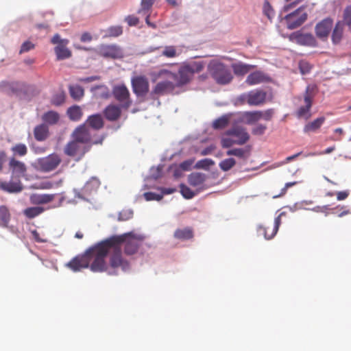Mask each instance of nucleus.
<instances>
[{
	"label": "nucleus",
	"instance_id": "35",
	"mask_svg": "<svg viewBox=\"0 0 351 351\" xmlns=\"http://www.w3.org/2000/svg\"><path fill=\"white\" fill-rule=\"evenodd\" d=\"M324 121L325 118L324 117H319L314 121L307 123L304 128V132L306 133L310 132H315L320 128Z\"/></svg>",
	"mask_w": 351,
	"mask_h": 351
},
{
	"label": "nucleus",
	"instance_id": "45",
	"mask_svg": "<svg viewBox=\"0 0 351 351\" xmlns=\"http://www.w3.org/2000/svg\"><path fill=\"white\" fill-rule=\"evenodd\" d=\"M236 165V160L232 158H226L221 161L219 164L220 169L223 171H228Z\"/></svg>",
	"mask_w": 351,
	"mask_h": 351
},
{
	"label": "nucleus",
	"instance_id": "34",
	"mask_svg": "<svg viewBox=\"0 0 351 351\" xmlns=\"http://www.w3.org/2000/svg\"><path fill=\"white\" fill-rule=\"evenodd\" d=\"M66 113L69 118L73 121H77L80 120L83 115L81 108L77 105H74L69 108Z\"/></svg>",
	"mask_w": 351,
	"mask_h": 351
},
{
	"label": "nucleus",
	"instance_id": "25",
	"mask_svg": "<svg viewBox=\"0 0 351 351\" xmlns=\"http://www.w3.org/2000/svg\"><path fill=\"white\" fill-rule=\"evenodd\" d=\"M310 86H307L304 94L305 106H301L297 111L298 117H304L309 112L312 106V96L309 93Z\"/></svg>",
	"mask_w": 351,
	"mask_h": 351
},
{
	"label": "nucleus",
	"instance_id": "58",
	"mask_svg": "<svg viewBox=\"0 0 351 351\" xmlns=\"http://www.w3.org/2000/svg\"><path fill=\"white\" fill-rule=\"evenodd\" d=\"M34 48V45L32 42L25 41L22 44L21 49L19 51V53L21 54L23 53L27 52Z\"/></svg>",
	"mask_w": 351,
	"mask_h": 351
},
{
	"label": "nucleus",
	"instance_id": "17",
	"mask_svg": "<svg viewBox=\"0 0 351 351\" xmlns=\"http://www.w3.org/2000/svg\"><path fill=\"white\" fill-rule=\"evenodd\" d=\"M267 99V93L261 89L250 91L245 95L247 103L250 106H261L264 104Z\"/></svg>",
	"mask_w": 351,
	"mask_h": 351
},
{
	"label": "nucleus",
	"instance_id": "63",
	"mask_svg": "<svg viewBox=\"0 0 351 351\" xmlns=\"http://www.w3.org/2000/svg\"><path fill=\"white\" fill-rule=\"evenodd\" d=\"M334 132L337 134V136H334L331 137L332 141H339L342 139V136L344 134V132L342 128H339L335 130Z\"/></svg>",
	"mask_w": 351,
	"mask_h": 351
},
{
	"label": "nucleus",
	"instance_id": "16",
	"mask_svg": "<svg viewBox=\"0 0 351 351\" xmlns=\"http://www.w3.org/2000/svg\"><path fill=\"white\" fill-rule=\"evenodd\" d=\"M333 26V20L327 17L319 22L315 27V32L317 38L326 40Z\"/></svg>",
	"mask_w": 351,
	"mask_h": 351
},
{
	"label": "nucleus",
	"instance_id": "36",
	"mask_svg": "<svg viewBox=\"0 0 351 351\" xmlns=\"http://www.w3.org/2000/svg\"><path fill=\"white\" fill-rule=\"evenodd\" d=\"M91 91L99 98L108 99L110 97V90L106 85H97L92 87Z\"/></svg>",
	"mask_w": 351,
	"mask_h": 351
},
{
	"label": "nucleus",
	"instance_id": "27",
	"mask_svg": "<svg viewBox=\"0 0 351 351\" xmlns=\"http://www.w3.org/2000/svg\"><path fill=\"white\" fill-rule=\"evenodd\" d=\"M255 67L254 65L245 64L241 62L232 64V69L236 75L243 76Z\"/></svg>",
	"mask_w": 351,
	"mask_h": 351
},
{
	"label": "nucleus",
	"instance_id": "51",
	"mask_svg": "<svg viewBox=\"0 0 351 351\" xmlns=\"http://www.w3.org/2000/svg\"><path fill=\"white\" fill-rule=\"evenodd\" d=\"M274 114V110L272 108L267 109L265 111L259 110L260 120L263 119L265 121H270L271 120Z\"/></svg>",
	"mask_w": 351,
	"mask_h": 351
},
{
	"label": "nucleus",
	"instance_id": "57",
	"mask_svg": "<svg viewBox=\"0 0 351 351\" xmlns=\"http://www.w3.org/2000/svg\"><path fill=\"white\" fill-rule=\"evenodd\" d=\"M133 213L131 210H122L119 213L118 220L119 221H127L132 217Z\"/></svg>",
	"mask_w": 351,
	"mask_h": 351
},
{
	"label": "nucleus",
	"instance_id": "19",
	"mask_svg": "<svg viewBox=\"0 0 351 351\" xmlns=\"http://www.w3.org/2000/svg\"><path fill=\"white\" fill-rule=\"evenodd\" d=\"M282 215V213L275 219L274 223L272 226H259L257 229L258 235L263 236L267 240L272 239L278 230L281 223L280 216Z\"/></svg>",
	"mask_w": 351,
	"mask_h": 351
},
{
	"label": "nucleus",
	"instance_id": "55",
	"mask_svg": "<svg viewBox=\"0 0 351 351\" xmlns=\"http://www.w3.org/2000/svg\"><path fill=\"white\" fill-rule=\"evenodd\" d=\"M144 197L147 201H159L162 198V195L157 194L153 192H147L144 193Z\"/></svg>",
	"mask_w": 351,
	"mask_h": 351
},
{
	"label": "nucleus",
	"instance_id": "14",
	"mask_svg": "<svg viewBox=\"0 0 351 351\" xmlns=\"http://www.w3.org/2000/svg\"><path fill=\"white\" fill-rule=\"evenodd\" d=\"M290 41L300 45L315 47L317 46L315 38L311 34H303L300 32H293L289 36Z\"/></svg>",
	"mask_w": 351,
	"mask_h": 351
},
{
	"label": "nucleus",
	"instance_id": "4",
	"mask_svg": "<svg viewBox=\"0 0 351 351\" xmlns=\"http://www.w3.org/2000/svg\"><path fill=\"white\" fill-rule=\"evenodd\" d=\"M250 134L247 129L241 125H234L225 132L221 138V146L228 148L234 145H243L250 140Z\"/></svg>",
	"mask_w": 351,
	"mask_h": 351
},
{
	"label": "nucleus",
	"instance_id": "46",
	"mask_svg": "<svg viewBox=\"0 0 351 351\" xmlns=\"http://www.w3.org/2000/svg\"><path fill=\"white\" fill-rule=\"evenodd\" d=\"M178 53L177 52L176 47L173 45H169L165 47L162 55L169 58H173L178 56Z\"/></svg>",
	"mask_w": 351,
	"mask_h": 351
},
{
	"label": "nucleus",
	"instance_id": "28",
	"mask_svg": "<svg viewBox=\"0 0 351 351\" xmlns=\"http://www.w3.org/2000/svg\"><path fill=\"white\" fill-rule=\"evenodd\" d=\"M343 23L341 21L336 23L331 35L333 44L337 45L341 42L343 35Z\"/></svg>",
	"mask_w": 351,
	"mask_h": 351
},
{
	"label": "nucleus",
	"instance_id": "43",
	"mask_svg": "<svg viewBox=\"0 0 351 351\" xmlns=\"http://www.w3.org/2000/svg\"><path fill=\"white\" fill-rule=\"evenodd\" d=\"M100 185V182L98 179L93 178L87 182L84 187V191L90 193L98 189Z\"/></svg>",
	"mask_w": 351,
	"mask_h": 351
},
{
	"label": "nucleus",
	"instance_id": "41",
	"mask_svg": "<svg viewBox=\"0 0 351 351\" xmlns=\"http://www.w3.org/2000/svg\"><path fill=\"white\" fill-rule=\"evenodd\" d=\"M154 2L155 0H141V8L138 10V13L140 14L149 13Z\"/></svg>",
	"mask_w": 351,
	"mask_h": 351
},
{
	"label": "nucleus",
	"instance_id": "52",
	"mask_svg": "<svg viewBox=\"0 0 351 351\" xmlns=\"http://www.w3.org/2000/svg\"><path fill=\"white\" fill-rule=\"evenodd\" d=\"M267 127L265 124L258 123L252 130V133L254 135L261 136L265 134Z\"/></svg>",
	"mask_w": 351,
	"mask_h": 351
},
{
	"label": "nucleus",
	"instance_id": "59",
	"mask_svg": "<svg viewBox=\"0 0 351 351\" xmlns=\"http://www.w3.org/2000/svg\"><path fill=\"white\" fill-rule=\"evenodd\" d=\"M53 183L50 181H45L39 183L36 186H34L36 189H50L53 188Z\"/></svg>",
	"mask_w": 351,
	"mask_h": 351
},
{
	"label": "nucleus",
	"instance_id": "31",
	"mask_svg": "<svg viewBox=\"0 0 351 351\" xmlns=\"http://www.w3.org/2000/svg\"><path fill=\"white\" fill-rule=\"evenodd\" d=\"M11 220V213L5 205L0 206V227L8 228Z\"/></svg>",
	"mask_w": 351,
	"mask_h": 351
},
{
	"label": "nucleus",
	"instance_id": "39",
	"mask_svg": "<svg viewBox=\"0 0 351 351\" xmlns=\"http://www.w3.org/2000/svg\"><path fill=\"white\" fill-rule=\"evenodd\" d=\"M44 208L40 206L29 207L23 210V214L28 219H33L44 212Z\"/></svg>",
	"mask_w": 351,
	"mask_h": 351
},
{
	"label": "nucleus",
	"instance_id": "54",
	"mask_svg": "<svg viewBox=\"0 0 351 351\" xmlns=\"http://www.w3.org/2000/svg\"><path fill=\"white\" fill-rule=\"evenodd\" d=\"M108 32L110 36L117 37L122 34L123 29L121 26H112L108 28Z\"/></svg>",
	"mask_w": 351,
	"mask_h": 351
},
{
	"label": "nucleus",
	"instance_id": "22",
	"mask_svg": "<svg viewBox=\"0 0 351 351\" xmlns=\"http://www.w3.org/2000/svg\"><path fill=\"white\" fill-rule=\"evenodd\" d=\"M88 128H91L95 130H99L103 128L104 121L102 116L100 114H95L89 116L86 122L84 123Z\"/></svg>",
	"mask_w": 351,
	"mask_h": 351
},
{
	"label": "nucleus",
	"instance_id": "13",
	"mask_svg": "<svg viewBox=\"0 0 351 351\" xmlns=\"http://www.w3.org/2000/svg\"><path fill=\"white\" fill-rule=\"evenodd\" d=\"M307 13L304 11V8L300 7L294 12L287 14L285 17L287 28L293 29L300 27L307 19Z\"/></svg>",
	"mask_w": 351,
	"mask_h": 351
},
{
	"label": "nucleus",
	"instance_id": "49",
	"mask_svg": "<svg viewBox=\"0 0 351 351\" xmlns=\"http://www.w3.org/2000/svg\"><path fill=\"white\" fill-rule=\"evenodd\" d=\"M343 25H346L351 27V5L345 8L343 12Z\"/></svg>",
	"mask_w": 351,
	"mask_h": 351
},
{
	"label": "nucleus",
	"instance_id": "38",
	"mask_svg": "<svg viewBox=\"0 0 351 351\" xmlns=\"http://www.w3.org/2000/svg\"><path fill=\"white\" fill-rule=\"evenodd\" d=\"M69 89L71 97L75 100L81 99L84 95V90L80 86H70Z\"/></svg>",
	"mask_w": 351,
	"mask_h": 351
},
{
	"label": "nucleus",
	"instance_id": "9",
	"mask_svg": "<svg viewBox=\"0 0 351 351\" xmlns=\"http://www.w3.org/2000/svg\"><path fill=\"white\" fill-rule=\"evenodd\" d=\"M112 95L120 103L123 109H128L132 105V99L128 88L124 84H117L112 88Z\"/></svg>",
	"mask_w": 351,
	"mask_h": 351
},
{
	"label": "nucleus",
	"instance_id": "61",
	"mask_svg": "<svg viewBox=\"0 0 351 351\" xmlns=\"http://www.w3.org/2000/svg\"><path fill=\"white\" fill-rule=\"evenodd\" d=\"M125 21L128 23V25L130 26H136L139 23L138 18L134 15L128 16L125 18Z\"/></svg>",
	"mask_w": 351,
	"mask_h": 351
},
{
	"label": "nucleus",
	"instance_id": "8",
	"mask_svg": "<svg viewBox=\"0 0 351 351\" xmlns=\"http://www.w3.org/2000/svg\"><path fill=\"white\" fill-rule=\"evenodd\" d=\"M52 44L56 45L54 51L58 60L67 59L71 57V51L66 47L69 40L62 39L58 34H55L51 40Z\"/></svg>",
	"mask_w": 351,
	"mask_h": 351
},
{
	"label": "nucleus",
	"instance_id": "2",
	"mask_svg": "<svg viewBox=\"0 0 351 351\" xmlns=\"http://www.w3.org/2000/svg\"><path fill=\"white\" fill-rule=\"evenodd\" d=\"M110 243H106V240H103L94 246L88 248V258L90 263V269L93 272H102L107 271L108 265H107L105 258L107 256V247H110Z\"/></svg>",
	"mask_w": 351,
	"mask_h": 351
},
{
	"label": "nucleus",
	"instance_id": "18",
	"mask_svg": "<svg viewBox=\"0 0 351 351\" xmlns=\"http://www.w3.org/2000/svg\"><path fill=\"white\" fill-rule=\"evenodd\" d=\"M134 93L137 96H143L149 91V82L145 77L137 76L132 80Z\"/></svg>",
	"mask_w": 351,
	"mask_h": 351
},
{
	"label": "nucleus",
	"instance_id": "10",
	"mask_svg": "<svg viewBox=\"0 0 351 351\" xmlns=\"http://www.w3.org/2000/svg\"><path fill=\"white\" fill-rule=\"evenodd\" d=\"M90 149V145H82L75 141H72L66 144L64 149L66 155L73 157L75 160H81L85 154Z\"/></svg>",
	"mask_w": 351,
	"mask_h": 351
},
{
	"label": "nucleus",
	"instance_id": "12",
	"mask_svg": "<svg viewBox=\"0 0 351 351\" xmlns=\"http://www.w3.org/2000/svg\"><path fill=\"white\" fill-rule=\"evenodd\" d=\"M97 53L106 58L120 59L123 57L122 49L114 44H101L96 49Z\"/></svg>",
	"mask_w": 351,
	"mask_h": 351
},
{
	"label": "nucleus",
	"instance_id": "56",
	"mask_svg": "<svg viewBox=\"0 0 351 351\" xmlns=\"http://www.w3.org/2000/svg\"><path fill=\"white\" fill-rule=\"evenodd\" d=\"M299 69L302 74H306L310 72L311 66L306 61H300L299 63Z\"/></svg>",
	"mask_w": 351,
	"mask_h": 351
},
{
	"label": "nucleus",
	"instance_id": "42",
	"mask_svg": "<svg viewBox=\"0 0 351 351\" xmlns=\"http://www.w3.org/2000/svg\"><path fill=\"white\" fill-rule=\"evenodd\" d=\"M43 119L49 124H56L59 120V114L54 111H49L43 116Z\"/></svg>",
	"mask_w": 351,
	"mask_h": 351
},
{
	"label": "nucleus",
	"instance_id": "6",
	"mask_svg": "<svg viewBox=\"0 0 351 351\" xmlns=\"http://www.w3.org/2000/svg\"><path fill=\"white\" fill-rule=\"evenodd\" d=\"M112 237H121L123 241L121 245L125 243L124 252L127 255H133L136 254L144 239L141 235L135 234L133 232L125 233L120 235H113Z\"/></svg>",
	"mask_w": 351,
	"mask_h": 351
},
{
	"label": "nucleus",
	"instance_id": "33",
	"mask_svg": "<svg viewBox=\"0 0 351 351\" xmlns=\"http://www.w3.org/2000/svg\"><path fill=\"white\" fill-rule=\"evenodd\" d=\"M174 237L177 239L186 241L191 239L193 237V230L190 227H186L183 229H177L174 232Z\"/></svg>",
	"mask_w": 351,
	"mask_h": 351
},
{
	"label": "nucleus",
	"instance_id": "50",
	"mask_svg": "<svg viewBox=\"0 0 351 351\" xmlns=\"http://www.w3.org/2000/svg\"><path fill=\"white\" fill-rule=\"evenodd\" d=\"M180 193L186 199H191L195 195V193L189 187L184 184L180 185Z\"/></svg>",
	"mask_w": 351,
	"mask_h": 351
},
{
	"label": "nucleus",
	"instance_id": "47",
	"mask_svg": "<svg viewBox=\"0 0 351 351\" xmlns=\"http://www.w3.org/2000/svg\"><path fill=\"white\" fill-rule=\"evenodd\" d=\"M263 12L270 21L274 18L275 12L268 1H265L263 5Z\"/></svg>",
	"mask_w": 351,
	"mask_h": 351
},
{
	"label": "nucleus",
	"instance_id": "20",
	"mask_svg": "<svg viewBox=\"0 0 351 351\" xmlns=\"http://www.w3.org/2000/svg\"><path fill=\"white\" fill-rule=\"evenodd\" d=\"M121 105L110 104L104 110V115L107 120L116 121L121 117Z\"/></svg>",
	"mask_w": 351,
	"mask_h": 351
},
{
	"label": "nucleus",
	"instance_id": "30",
	"mask_svg": "<svg viewBox=\"0 0 351 351\" xmlns=\"http://www.w3.org/2000/svg\"><path fill=\"white\" fill-rule=\"evenodd\" d=\"M1 189L9 193H19L22 191L23 186L20 181L3 182L0 184Z\"/></svg>",
	"mask_w": 351,
	"mask_h": 351
},
{
	"label": "nucleus",
	"instance_id": "3",
	"mask_svg": "<svg viewBox=\"0 0 351 351\" xmlns=\"http://www.w3.org/2000/svg\"><path fill=\"white\" fill-rule=\"evenodd\" d=\"M204 69V64L202 62H191L182 65L178 70V73H173L168 71L164 72L171 75L173 79L176 80V86L180 87L188 84L195 73L201 72Z\"/></svg>",
	"mask_w": 351,
	"mask_h": 351
},
{
	"label": "nucleus",
	"instance_id": "21",
	"mask_svg": "<svg viewBox=\"0 0 351 351\" xmlns=\"http://www.w3.org/2000/svg\"><path fill=\"white\" fill-rule=\"evenodd\" d=\"M176 86V84L168 80L162 81L156 84L154 89V93L156 95L171 93L174 90Z\"/></svg>",
	"mask_w": 351,
	"mask_h": 351
},
{
	"label": "nucleus",
	"instance_id": "7",
	"mask_svg": "<svg viewBox=\"0 0 351 351\" xmlns=\"http://www.w3.org/2000/svg\"><path fill=\"white\" fill-rule=\"evenodd\" d=\"M73 137L74 141L82 145L90 146L92 144H101L104 140V138L101 137L98 141H93L90 129L85 124L80 125L74 130Z\"/></svg>",
	"mask_w": 351,
	"mask_h": 351
},
{
	"label": "nucleus",
	"instance_id": "37",
	"mask_svg": "<svg viewBox=\"0 0 351 351\" xmlns=\"http://www.w3.org/2000/svg\"><path fill=\"white\" fill-rule=\"evenodd\" d=\"M250 147L247 149L234 148L228 150L226 154L228 156H234L241 158H246L250 155Z\"/></svg>",
	"mask_w": 351,
	"mask_h": 351
},
{
	"label": "nucleus",
	"instance_id": "44",
	"mask_svg": "<svg viewBox=\"0 0 351 351\" xmlns=\"http://www.w3.org/2000/svg\"><path fill=\"white\" fill-rule=\"evenodd\" d=\"M14 156H24L27 153V148L25 144L18 143L11 148Z\"/></svg>",
	"mask_w": 351,
	"mask_h": 351
},
{
	"label": "nucleus",
	"instance_id": "29",
	"mask_svg": "<svg viewBox=\"0 0 351 351\" xmlns=\"http://www.w3.org/2000/svg\"><path fill=\"white\" fill-rule=\"evenodd\" d=\"M206 180V176L202 173H192L189 176L188 182L194 187L202 186Z\"/></svg>",
	"mask_w": 351,
	"mask_h": 351
},
{
	"label": "nucleus",
	"instance_id": "23",
	"mask_svg": "<svg viewBox=\"0 0 351 351\" xmlns=\"http://www.w3.org/2000/svg\"><path fill=\"white\" fill-rule=\"evenodd\" d=\"M268 80V77L264 73L257 71L251 73L246 78L245 83L250 86H253L258 84L263 83Z\"/></svg>",
	"mask_w": 351,
	"mask_h": 351
},
{
	"label": "nucleus",
	"instance_id": "62",
	"mask_svg": "<svg viewBox=\"0 0 351 351\" xmlns=\"http://www.w3.org/2000/svg\"><path fill=\"white\" fill-rule=\"evenodd\" d=\"M335 149V146L329 147L327 149H326L324 151L319 152V153L310 152L308 154H306V156H315L322 155V154H330L331 152H332Z\"/></svg>",
	"mask_w": 351,
	"mask_h": 351
},
{
	"label": "nucleus",
	"instance_id": "24",
	"mask_svg": "<svg viewBox=\"0 0 351 351\" xmlns=\"http://www.w3.org/2000/svg\"><path fill=\"white\" fill-rule=\"evenodd\" d=\"M9 166L12 173L15 174L18 177L24 176L27 169L23 162L12 158L10 160Z\"/></svg>",
	"mask_w": 351,
	"mask_h": 351
},
{
	"label": "nucleus",
	"instance_id": "53",
	"mask_svg": "<svg viewBox=\"0 0 351 351\" xmlns=\"http://www.w3.org/2000/svg\"><path fill=\"white\" fill-rule=\"evenodd\" d=\"M214 163L215 162L212 159L204 158V159L199 160L196 164V167L197 168H200V169H206V168H208L209 167L213 165Z\"/></svg>",
	"mask_w": 351,
	"mask_h": 351
},
{
	"label": "nucleus",
	"instance_id": "64",
	"mask_svg": "<svg viewBox=\"0 0 351 351\" xmlns=\"http://www.w3.org/2000/svg\"><path fill=\"white\" fill-rule=\"evenodd\" d=\"M92 40L93 37L88 32H84L80 37V40L82 43L90 42Z\"/></svg>",
	"mask_w": 351,
	"mask_h": 351
},
{
	"label": "nucleus",
	"instance_id": "1",
	"mask_svg": "<svg viewBox=\"0 0 351 351\" xmlns=\"http://www.w3.org/2000/svg\"><path fill=\"white\" fill-rule=\"evenodd\" d=\"M105 240L106 243H110V247H107V255L109 254L108 266L113 269L121 268L123 271L128 270L130 263L122 254L121 237H110Z\"/></svg>",
	"mask_w": 351,
	"mask_h": 351
},
{
	"label": "nucleus",
	"instance_id": "60",
	"mask_svg": "<svg viewBox=\"0 0 351 351\" xmlns=\"http://www.w3.org/2000/svg\"><path fill=\"white\" fill-rule=\"evenodd\" d=\"M64 102V95L63 94H58L55 95L51 103L55 106H60Z\"/></svg>",
	"mask_w": 351,
	"mask_h": 351
},
{
	"label": "nucleus",
	"instance_id": "48",
	"mask_svg": "<svg viewBox=\"0 0 351 351\" xmlns=\"http://www.w3.org/2000/svg\"><path fill=\"white\" fill-rule=\"evenodd\" d=\"M228 117L226 116H223L217 119H216L213 123V127L215 129H222L226 128L228 124Z\"/></svg>",
	"mask_w": 351,
	"mask_h": 351
},
{
	"label": "nucleus",
	"instance_id": "15",
	"mask_svg": "<svg viewBox=\"0 0 351 351\" xmlns=\"http://www.w3.org/2000/svg\"><path fill=\"white\" fill-rule=\"evenodd\" d=\"M89 265L90 259L87 250L83 254L76 256L66 264V267L74 272H77L82 269L88 268Z\"/></svg>",
	"mask_w": 351,
	"mask_h": 351
},
{
	"label": "nucleus",
	"instance_id": "32",
	"mask_svg": "<svg viewBox=\"0 0 351 351\" xmlns=\"http://www.w3.org/2000/svg\"><path fill=\"white\" fill-rule=\"evenodd\" d=\"M35 138L38 141H45L49 135V128L45 124L37 125L34 130Z\"/></svg>",
	"mask_w": 351,
	"mask_h": 351
},
{
	"label": "nucleus",
	"instance_id": "40",
	"mask_svg": "<svg viewBox=\"0 0 351 351\" xmlns=\"http://www.w3.org/2000/svg\"><path fill=\"white\" fill-rule=\"evenodd\" d=\"M244 118L247 124H253L260 120L259 110L245 112L244 113Z\"/></svg>",
	"mask_w": 351,
	"mask_h": 351
},
{
	"label": "nucleus",
	"instance_id": "11",
	"mask_svg": "<svg viewBox=\"0 0 351 351\" xmlns=\"http://www.w3.org/2000/svg\"><path fill=\"white\" fill-rule=\"evenodd\" d=\"M62 162L60 156L56 153H53L47 156L39 158L38 160V165L39 169L42 172H51L58 168Z\"/></svg>",
	"mask_w": 351,
	"mask_h": 351
},
{
	"label": "nucleus",
	"instance_id": "5",
	"mask_svg": "<svg viewBox=\"0 0 351 351\" xmlns=\"http://www.w3.org/2000/svg\"><path fill=\"white\" fill-rule=\"evenodd\" d=\"M208 71L218 84L226 85L233 80V75L228 66L216 60L210 61Z\"/></svg>",
	"mask_w": 351,
	"mask_h": 351
},
{
	"label": "nucleus",
	"instance_id": "26",
	"mask_svg": "<svg viewBox=\"0 0 351 351\" xmlns=\"http://www.w3.org/2000/svg\"><path fill=\"white\" fill-rule=\"evenodd\" d=\"M55 198L54 194H32L29 197L30 202L33 204H43L52 202Z\"/></svg>",
	"mask_w": 351,
	"mask_h": 351
}]
</instances>
